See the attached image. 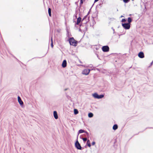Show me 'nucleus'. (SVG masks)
I'll return each mask as SVG.
<instances>
[{
    "label": "nucleus",
    "mask_w": 153,
    "mask_h": 153,
    "mask_svg": "<svg viewBox=\"0 0 153 153\" xmlns=\"http://www.w3.org/2000/svg\"><path fill=\"white\" fill-rule=\"evenodd\" d=\"M69 42L71 45H73L74 46H76L77 44V41H76L74 38L72 37L69 39Z\"/></svg>",
    "instance_id": "obj_1"
},
{
    "label": "nucleus",
    "mask_w": 153,
    "mask_h": 153,
    "mask_svg": "<svg viewBox=\"0 0 153 153\" xmlns=\"http://www.w3.org/2000/svg\"><path fill=\"white\" fill-rule=\"evenodd\" d=\"M88 15L85 16L83 18L82 20V23L80 25V26L81 27L82 26H83V24L85 25L88 21V20H87V18L88 17Z\"/></svg>",
    "instance_id": "obj_2"
},
{
    "label": "nucleus",
    "mask_w": 153,
    "mask_h": 153,
    "mask_svg": "<svg viewBox=\"0 0 153 153\" xmlns=\"http://www.w3.org/2000/svg\"><path fill=\"white\" fill-rule=\"evenodd\" d=\"M122 26L126 30L129 29L130 27V24L127 23H123L122 24Z\"/></svg>",
    "instance_id": "obj_3"
},
{
    "label": "nucleus",
    "mask_w": 153,
    "mask_h": 153,
    "mask_svg": "<svg viewBox=\"0 0 153 153\" xmlns=\"http://www.w3.org/2000/svg\"><path fill=\"white\" fill-rule=\"evenodd\" d=\"M75 147L77 149L79 150H82V147L81 146L80 144L79 143L77 140L75 143Z\"/></svg>",
    "instance_id": "obj_4"
},
{
    "label": "nucleus",
    "mask_w": 153,
    "mask_h": 153,
    "mask_svg": "<svg viewBox=\"0 0 153 153\" xmlns=\"http://www.w3.org/2000/svg\"><path fill=\"white\" fill-rule=\"evenodd\" d=\"M109 48L108 45L103 46L102 48V51L105 52H107L109 51Z\"/></svg>",
    "instance_id": "obj_5"
},
{
    "label": "nucleus",
    "mask_w": 153,
    "mask_h": 153,
    "mask_svg": "<svg viewBox=\"0 0 153 153\" xmlns=\"http://www.w3.org/2000/svg\"><path fill=\"white\" fill-rule=\"evenodd\" d=\"M90 71L91 70L89 69H85L82 71V74L85 75H87L89 74Z\"/></svg>",
    "instance_id": "obj_6"
},
{
    "label": "nucleus",
    "mask_w": 153,
    "mask_h": 153,
    "mask_svg": "<svg viewBox=\"0 0 153 153\" xmlns=\"http://www.w3.org/2000/svg\"><path fill=\"white\" fill-rule=\"evenodd\" d=\"M82 133H85V134H87L88 135V133L86 131H85L84 130L81 129L79 130L78 132V134L77 136V138H78V136L79 134Z\"/></svg>",
    "instance_id": "obj_7"
},
{
    "label": "nucleus",
    "mask_w": 153,
    "mask_h": 153,
    "mask_svg": "<svg viewBox=\"0 0 153 153\" xmlns=\"http://www.w3.org/2000/svg\"><path fill=\"white\" fill-rule=\"evenodd\" d=\"M138 57L140 58H143L144 57V53L142 51L140 52L138 54Z\"/></svg>",
    "instance_id": "obj_8"
},
{
    "label": "nucleus",
    "mask_w": 153,
    "mask_h": 153,
    "mask_svg": "<svg viewBox=\"0 0 153 153\" xmlns=\"http://www.w3.org/2000/svg\"><path fill=\"white\" fill-rule=\"evenodd\" d=\"M18 102H19L20 105H21L22 106V105L23 104V101H22V100L20 97H19V96H18Z\"/></svg>",
    "instance_id": "obj_9"
},
{
    "label": "nucleus",
    "mask_w": 153,
    "mask_h": 153,
    "mask_svg": "<svg viewBox=\"0 0 153 153\" xmlns=\"http://www.w3.org/2000/svg\"><path fill=\"white\" fill-rule=\"evenodd\" d=\"M62 66L63 68H65L67 66V61L66 60H64L62 63Z\"/></svg>",
    "instance_id": "obj_10"
},
{
    "label": "nucleus",
    "mask_w": 153,
    "mask_h": 153,
    "mask_svg": "<svg viewBox=\"0 0 153 153\" xmlns=\"http://www.w3.org/2000/svg\"><path fill=\"white\" fill-rule=\"evenodd\" d=\"M81 22H82L81 18L80 17H79L77 18V22L75 23V25H78Z\"/></svg>",
    "instance_id": "obj_11"
},
{
    "label": "nucleus",
    "mask_w": 153,
    "mask_h": 153,
    "mask_svg": "<svg viewBox=\"0 0 153 153\" xmlns=\"http://www.w3.org/2000/svg\"><path fill=\"white\" fill-rule=\"evenodd\" d=\"M53 116L54 118L56 119H57L58 118V116L57 114V112L56 111H54L53 113Z\"/></svg>",
    "instance_id": "obj_12"
},
{
    "label": "nucleus",
    "mask_w": 153,
    "mask_h": 153,
    "mask_svg": "<svg viewBox=\"0 0 153 153\" xmlns=\"http://www.w3.org/2000/svg\"><path fill=\"white\" fill-rule=\"evenodd\" d=\"M98 96L99 95L97 93H94L93 94V97L95 98L98 99Z\"/></svg>",
    "instance_id": "obj_13"
},
{
    "label": "nucleus",
    "mask_w": 153,
    "mask_h": 153,
    "mask_svg": "<svg viewBox=\"0 0 153 153\" xmlns=\"http://www.w3.org/2000/svg\"><path fill=\"white\" fill-rule=\"evenodd\" d=\"M118 128V126L117 124H115L114 125L113 127V129L114 130H116Z\"/></svg>",
    "instance_id": "obj_14"
},
{
    "label": "nucleus",
    "mask_w": 153,
    "mask_h": 153,
    "mask_svg": "<svg viewBox=\"0 0 153 153\" xmlns=\"http://www.w3.org/2000/svg\"><path fill=\"white\" fill-rule=\"evenodd\" d=\"M132 19L131 17H128V23L130 24V23L132 22Z\"/></svg>",
    "instance_id": "obj_15"
},
{
    "label": "nucleus",
    "mask_w": 153,
    "mask_h": 153,
    "mask_svg": "<svg viewBox=\"0 0 153 153\" xmlns=\"http://www.w3.org/2000/svg\"><path fill=\"white\" fill-rule=\"evenodd\" d=\"M79 113L78 110L76 109H74V113L75 115Z\"/></svg>",
    "instance_id": "obj_16"
},
{
    "label": "nucleus",
    "mask_w": 153,
    "mask_h": 153,
    "mask_svg": "<svg viewBox=\"0 0 153 153\" xmlns=\"http://www.w3.org/2000/svg\"><path fill=\"white\" fill-rule=\"evenodd\" d=\"M48 14H49V16H51V9L50 8H48Z\"/></svg>",
    "instance_id": "obj_17"
},
{
    "label": "nucleus",
    "mask_w": 153,
    "mask_h": 153,
    "mask_svg": "<svg viewBox=\"0 0 153 153\" xmlns=\"http://www.w3.org/2000/svg\"><path fill=\"white\" fill-rule=\"evenodd\" d=\"M86 144L89 147H90L91 146V143H90V141L89 140H87V143H86Z\"/></svg>",
    "instance_id": "obj_18"
},
{
    "label": "nucleus",
    "mask_w": 153,
    "mask_h": 153,
    "mask_svg": "<svg viewBox=\"0 0 153 153\" xmlns=\"http://www.w3.org/2000/svg\"><path fill=\"white\" fill-rule=\"evenodd\" d=\"M93 116V114L91 112H90L88 114V117L90 118L92 117Z\"/></svg>",
    "instance_id": "obj_19"
},
{
    "label": "nucleus",
    "mask_w": 153,
    "mask_h": 153,
    "mask_svg": "<svg viewBox=\"0 0 153 153\" xmlns=\"http://www.w3.org/2000/svg\"><path fill=\"white\" fill-rule=\"evenodd\" d=\"M51 47H52V48H53V44L52 36L51 37Z\"/></svg>",
    "instance_id": "obj_20"
},
{
    "label": "nucleus",
    "mask_w": 153,
    "mask_h": 153,
    "mask_svg": "<svg viewBox=\"0 0 153 153\" xmlns=\"http://www.w3.org/2000/svg\"><path fill=\"white\" fill-rule=\"evenodd\" d=\"M104 97V95L103 94H100L98 96V99H101Z\"/></svg>",
    "instance_id": "obj_21"
},
{
    "label": "nucleus",
    "mask_w": 153,
    "mask_h": 153,
    "mask_svg": "<svg viewBox=\"0 0 153 153\" xmlns=\"http://www.w3.org/2000/svg\"><path fill=\"white\" fill-rule=\"evenodd\" d=\"M82 139L83 140L84 142H85L87 140V138L86 137H85V138H82Z\"/></svg>",
    "instance_id": "obj_22"
},
{
    "label": "nucleus",
    "mask_w": 153,
    "mask_h": 153,
    "mask_svg": "<svg viewBox=\"0 0 153 153\" xmlns=\"http://www.w3.org/2000/svg\"><path fill=\"white\" fill-rule=\"evenodd\" d=\"M130 0H123V2L125 3H128L130 1Z\"/></svg>",
    "instance_id": "obj_23"
},
{
    "label": "nucleus",
    "mask_w": 153,
    "mask_h": 153,
    "mask_svg": "<svg viewBox=\"0 0 153 153\" xmlns=\"http://www.w3.org/2000/svg\"><path fill=\"white\" fill-rule=\"evenodd\" d=\"M102 6V3H100V4H99L97 5V6L96 7H101Z\"/></svg>",
    "instance_id": "obj_24"
},
{
    "label": "nucleus",
    "mask_w": 153,
    "mask_h": 153,
    "mask_svg": "<svg viewBox=\"0 0 153 153\" xmlns=\"http://www.w3.org/2000/svg\"><path fill=\"white\" fill-rule=\"evenodd\" d=\"M126 19H122V20H121V22H126Z\"/></svg>",
    "instance_id": "obj_25"
},
{
    "label": "nucleus",
    "mask_w": 153,
    "mask_h": 153,
    "mask_svg": "<svg viewBox=\"0 0 153 153\" xmlns=\"http://www.w3.org/2000/svg\"><path fill=\"white\" fill-rule=\"evenodd\" d=\"M85 135V137H87L88 138V137H89V133H88V135L87 134H85V135Z\"/></svg>",
    "instance_id": "obj_26"
},
{
    "label": "nucleus",
    "mask_w": 153,
    "mask_h": 153,
    "mask_svg": "<svg viewBox=\"0 0 153 153\" xmlns=\"http://www.w3.org/2000/svg\"><path fill=\"white\" fill-rule=\"evenodd\" d=\"M77 13H76V14L74 15V16L76 18H77Z\"/></svg>",
    "instance_id": "obj_27"
},
{
    "label": "nucleus",
    "mask_w": 153,
    "mask_h": 153,
    "mask_svg": "<svg viewBox=\"0 0 153 153\" xmlns=\"http://www.w3.org/2000/svg\"><path fill=\"white\" fill-rule=\"evenodd\" d=\"M83 3V0H80V4H82Z\"/></svg>",
    "instance_id": "obj_28"
},
{
    "label": "nucleus",
    "mask_w": 153,
    "mask_h": 153,
    "mask_svg": "<svg viewBox=\"0 0 153 153\" xmlns=\"http://www.w3.org/2000/svg\"><path fill=\"white\" fill-rule=\"evenodd\" d=\"M95 144V142L94 141H93L92 143V145H94Z\"/></svg>",
    "instance_id": "obj_29"
},
{
    "label": "nucleus",
    "mask_w": 153,
    "mask_h": 153,
    "mask_svg": "<svg viewBox=\"0 0 153 153\" xmlns=\"http://www.w3.org/2000/svg\"><path fill=\"white\" fill-rule=\"evenodd\" d=\"M111 29H112V30H113L114 31V28H113V27H111Z\"/></svg>",
    "instance_id": "obj_30"
},
{
    "label": "nucleus",
    "mask_w": 153,
    "mask_h": 153,
    "mask_svg": "<svg viewBox=\"0 0 153 153\" xmlns=\"http://www.w3.org/2000/svg\"><path fill=\"white\" fill-rule=\"evenodd\" d=\"M96 54L97 56V57L99 59H100V58L99 57V56H98V55L97 54Z\"/></svg>",
    "instance_id": "obj_31"
},
{
    "label": "nucleus",
    "mask_w": 153,
    "mask_h": 153,
    "mask_svg": "<svg viewBox=\"0 0 153 153\" xmlns=\"http://www.w3.org/2000/svg\"><path fill=\"white\" fill-rule=\"evenodd\" d=\"M99 0H94V2L97 1Z\"/></svg>",
    "instance_id": "obj_32"
},
{
    "label": "nucleus",
    "mask_w": 153,
    "mask_h": 153,
    "mask_svg": "<svg viewBox=\"0 0 153 153\" xmlns=\"http://www.w3.org/2000/svg\"><path fill=\"white\" fill-rule=\"evenodd\" d=\"M153 61L151 62V65H152L153 64Z\"/></svg>",
    "instance_id": "obj_33"
},
{
    "label": "nucleus",
    "mask_w": 153,
    "mask_h": 153,
    "mask_svg": "<svg viewBox=\"0 0 153 153\" xmlns=\"http://www.w3.org/2000/svg\"><path fill=\"white\" fill-rule=\"evenodd\" d=\"M79 31H81V29L80 28L79 29Z\"/></svg>",
    "instance_id": "obj_34"
},
{
    "label": "nucleus",
    "mask_w": 153,
    "mask_h": 153,
    "mask_svg": "<svg viewBox=\"0 0 153 153\" xmlns=\"http://www.w3.org/2000/svg\"><path fill=\"white\" fill-rule=\"evenodd\" d=\"M12 56H13V57H14L17 60H18L16 58L15 56H13V55H12Z\"/></svg>",
    "instance_id": "obj_35"
},
{
    "label": "nucleus",
    "mask_w": 153,
    "mask_h": 153,
    "mask_svg": "<svg viewBox=\"0 0 153 153\" xmlns=\"http://www.w3.org/2000/svg\"><path fill=\"white\" fill-rule=\"evenodd\" d=\"M67 89H67V88H66V89H65V91H66L67 90Z\"/></svg>",
    "instance_id": "obj_36"
},
{
    "label": "nucleus",
    "mask_w": 153,
    "mask_h": 153,
    "mask_svg": "<svg viewBox=\"0 0 153 153\" xmlns=\"http://www.w3.org/2000/svg\"><path fill=\"white\" fill-rule=\"evenodd\" d=\"M124 17V16H120V17H121V18H122V17Z\"/></svg>",
    "instance_id": "obj_37"
},
{
    "label": "nucleus",
    "mask_w": 153,
    "mask_h": 153,
    "mask_svg": "<svg viewBox=\"0 0 153 153\" xmlns=\"http://www.w3.org/2000/svg\"><path fill=\"white\" fill-rule=\"evenodd\" d=\"M83 137H82L81 136H80V138L81 139H82V138Z\"/></svg>",
    "instance_id": "obj_38"
},
{
    "label": "nucleus",
    "mask_w": 153,
    "mask_h": 153,
    "mask_svg": "<svg viewBox=\"0 0 153 153\" xmlns=\"http://www.w3.org/2000/svg\"><path fill=\"white\" fill-rule=\"evenodd\" d=\"M85 27L86 28V29H87V27H86V26H85Z\"/></svg>",
    "instance_id": "obj_39"
},
{
    "label": "nucleus",
    "mask_w": 153,
    "mask_h": 153,
    "mask_svg": "<svg viewBox=\"0 0 153 153\" xmlns=\"http://www.w3.org/2000/svg\"><path fill=\"white\" fill-rule=\"evenodd\" d=\"M117 11H118V9H117Z\"/></svg>",
    "instance_id": "obj_40"
},
{
    "label": "nucleus",
    "mask_w": 153,
    "mask_h": 153,
    "mask_svg": "<svg viewBox=\"0 0 153 153\" xmlns=\"http://www.w3.org/2000/svg\"><path fill=\"white\" fill-rule=\"evenodd\" d=\"M150 128H153L151 127Z\"/></svg>",
    "instance_id": "obj_41"
}]
</instances>
